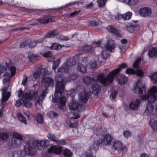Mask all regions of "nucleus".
Wrapping results in <instances>:
<instances>
[{"mask_svg":"<svg viewBox=\"0 0 157 157\" xmlns=\"http://www.w3.org/2000/svg\"><path fill=\"white\" fill-rule=\"evenodd\" d=\"M55 90L54 97H52V101L55 103H59L58 105L59 108L61 109H63V107L66 105L67 99L65 97H61L64 90H60V91Z\"/></svg>","mask_w":157,"mask_h":157,"instance_id":"nucleus-1","label":"nucleus"},{"mask_svg":"<svg viewBox=\"0 0 157 157\" xmlns=\"http://www.w3.org/2000/svg\"><path fill=\"white\" fill-rule=\"evenodd\" d=\"M149 98L147 106V109H148V105H151L152 107V103H154L157 100V87L154 86L148 91Z\"/></svg>","mask_w":157,"mask_h":157,"instance_id":"nucleus-2","label":"nucleus"},{"mask_svg":"<svg viewBox=\"0 0 157 157\" xmlns=\"http://www.w3.org/2000/svg\"><path fill=\"white\" fill-rule=\"evenodd\" d=\"M132 91L133 93L141 95L143 94H145L146 88L145 86L138 80L137 82L135 85V88L132 90Z\"/></svg>","mask_w":157,"mask_h":157,"instance_id":"nucleus-3","label":"nucleus"},{"mask_svg":"<svg viewBox=\"0 0 157 157\" xmlns=\"http://www.w3.org/2000/svg\"><path fill=\"white\" fill-rule=\"evenodd\" d=\"M55 80L56 82V91H60V90H64L65 89V84L63 83V76L61 74L58 75L56 77Z\"/></svg>","mask_w":157,"mask_h":157,"instance_id":"nucleus-4","label":"nucleus"},{"mask_svg":"<svg viewBox=\"0 0 157 157\" xmlns=\"http://www.w3.org/2000/svg\"><path fill=\"white\" fill-rule=\"evenodd\" d=\"M113 147L115 150L118 151H122L123 154L124 152L127 151V148L126 146H123L122 144L120 141H114L113 143L111 145Z\"/></svg>","mask_w":157,"mask_h":157,"instance_id":"nucleus-5","label":"nucleus"},{"mask_svg":"<svg viewBox=\"0 0 157 157\" xmlns=\"http://www.w3.org/2000/svg\"><path fill=\"white\" fill-rule=\"evenodd\" d=\"M48 151L50 154L54 153L56 155H59L62 153L63 147L59 145L52 146L48 149Z\"/></svg>","mask_w":157,"mask_h":157,"instance_id":"nucleus-6","label":"nucleus"},{"mask_svg":"<svg viewBox=\"0 0 157 157\" xmlns=\"http://www.w3.org/2000/svg\"><path fill=\"white\" fill-rule=\"evenodd\" d=\"M140 15L144 17L150 16L151 14L152 10L150 8L144 7L141 8L139 10Z\"/></svg>","mask_w":157,"mask_h":157,"instance_id":"nucleus-7","label":"nucleus"},{"mask_svg":"<svg viewBox=\"0 0 157 157\" xmlns=\"http://www.w3.org/2000/svg\"><path fill=\"white\" fill-rule=\"evenodd\" d=\"M104 46L106 50L111 52H114L116 47L114 40H108Z\"/></svg>","mask_w":157,"mask_h":157,"instance_id":"nucleus-8","label":"nucleus"},{"mask_svg":"<svg viewBox=\"0 0 157 157\" xmlns=\"http://www.w3.org/2000/svg\"><path fill=\"white\" fill-rule=\"evenodd\" d=\"M38 22L41 24H45L48 23L49 22H55V19L53 16H49L48 15L46 16L45 17L37 19Z\"/></svg>","mask_w":157,"mask_h":157,"instance_id":"nucleus-9","label":"nucleus"},{"mask_svg":"<svg viewBox=\"0 0 157 157\" xmlns=\"http://www.w3.org/2000/svg\"><path fill=\"white\" fill-rule=\"evenodd\" d=\"M115 80L118 84L121 86H124L127 82L128 79L124 75L120 74L117 75Z\"/></svg>","mask_w":157,"mask_h":157,"instance_id":"nucleus-10","label":"nucleus"},{"mask_svg":"<svg viewBox=\"0 0 157 157\" xmlns=\"http://www.w3.org/2000/svg\"><path fill=\"white\" fill-rule=\"evenodd\" d=\"M106 29L109 33H111L112 34L115 35L117 36L120 37H121V35L119 30L114 26L112 25H109L107 27Z\"/></svg>","mask_w":157,"mask_h":157,"instance_id":"nucleus-11","label":"nucleus"},{"mask_svg":"<svg viewBox=\"0 0 157 157\" xmlns=\"http://www.w3.org/2000/svg\"><path fill=\"white\" fill-rule=\"evenodd\" d=\"M90 89L92 92L98 94L100 92L101 90V87L96 82V80H95L92 84Z\"/></svg>","mask_w":157,"mask_h":157,"instance_id":"nucleus-12","label":"nucleus"},{"mask_svg":"<svg viewBox=\"0 0 157 157\" xmlns=\"http://www.w3.org/2000/svg\"><path fill=\"white\" fill-rule=\"evenodd\" d=\"M44 82L45 83L44 86L46 90L49 87L53 88L54 86V81L53 79L51 77H45L43 78Z\"/></svg>","mask_w":157,"mask_h":157,"instance_id":"nucleus-13","label":"nucleus"},{"mask_svg":"<svg viewBox=\"0 0 157 157\" xmlns=\"http://www.w3.org/2000/svg\"><path fill=\"white\" fill-rule=\"evenodd\" d=\"M141 103L140 99H136L135 100H132L129 105L130 108L133 110L137 109Z\"/></svg>","mask_w":157,"mask_h":157,"instance_id":"nucleus-14","label":"nucleus"},{"mask_svg":"<svg viewBox=\"0 0 157 157\" xmlns=\"http://www.w3.org/2000/svg\"><path fill=\"white\" fill-rule=\"evenodd\" d=\"M113 139V137L109 134L104 135L103 138V145H110Z\"/></svg>","mask_w":157,"mask_h":157,"instance_id":"nucleus-15","label":"nucleus"},{"mask_svg":"<svg viewBox=\"0 0 157 157\" xmlns=\"http://www.w3.org/2000/svg\"><path fill=\"white\" fill-rule=\"evenodd\" d=\"M118 75L117 73L114 70L110 72L109 74L106 77V81L108 82L112 83L114 80L115 77H117Z\"/></svg>","mask_w":157,"mask_h":157,"instance_id":"nucleus-16","label":"nucleus"},{"mask_svg":"<svg viewBox=\"0 0 157 157\" xmlns=\"http://www.w3.org/2000/svg\"><path fill=\"white\" fill-rule=\"evenodd\" d=\"M97 80L102 85L105 86L108 85V82L106 81V77L105 76L103 73L98 75L97 77Z\"/></svg>","mask_w":157,"mask_h":157,"instance_id":"nucleus-17","label":"nucleus"},{"mask_svg":"<svg viewBox=\"0 0 157 157\" xmlns=\"http://www.w3.org/2000/svg\"><path fill=\"white\" fill-rule=\"evenodd\" d=\"M139 26L138 24L134 25L129 24L128 25L126 26V28L127 31L130 33H133L139 29Z\"/></svg>","mask_w":157,"mask_h":157,"instance_id":"nucleus-18","label":"nucleus"},{"mask_svg":"<svg viewBox=\"0 0 157 157\" xmlns=\"http://www.w3.org/2000/svg\"><path fill=\"white\" fill-rule=\"evenodd\" d=\"M102 144H103V139H100L95 141L90 146L94 149V151H95L96 150H98L99 147L101 146Z\"/></svg>","mask_w":157,"mask_h":157,"instance_id":"nucleus-19","label":"nucleus"},{"mask_svg":"<svg viewBox=\"0 0 157 157\" xmlns=\"http://www.w3.org/2000/svg\"><path fill=\"white\" fill-rule=\"evenodd\" d=\"M59 34V32L56 29L50 31L44 36L45 38H52L56 36Z\"/></svg>","mask_w":157,"mask_h":157,"instance_id":"nucleus-20","label":"nucleus"},{"mask_svg":"<svg viewBox=\"0 0 157 157\" xmlns=\"http://www.w3.org/2000/svg\"><path fill=\"white\" fill-rule=\"evenodd\" d=\"M132 15V12H128L124 14H119L117 17L119 19H123L125 20H129Z\"/></svg>","mask_w":157,"mask_h":157,"instance_id":"nucleus-21","label":"nucleus"},{"mask_svg":"<svg viewBox=\"0 0 157 157\" xmlns=\"http://www.w3.org/2000/svg\"><path fill=\"white\" fill-rule=\"evenodd\" d=\"M79 96L81 101L84 103L87 102L89 98L87 93L85 92H82L79 94Z\"/></svg>","mask_w":157,"mask_h":157,"instance_id":"nucleus-22","label":"nucleus"},{"mask_svg":"<svg viewBox=\"0 0 157 157\" xmlns=\"http://www.w3.org/2000/svg\"><path fill=\"white\" fill-rule=\"evenodd\" d=\"M58 72L68 73L69 71L68 65L67 63H64L61 67L59 68L57 71Z\"/></svg>","mask_w":157,"mask_h":157,"instance_id":"nucleus-23","label":"nucleus"},{"mask_svg":"<svg viewBox=\"0 0 157 157\" xmlns=\"http://www.w3.org/2000/svg\"><path fill=\"white\" fill-rule=\"evenodd\" d=\"M94 149L90 145L89 147V149L87 150L86 152V157H96V155H94V153H96L97 150L94 151Z\"/></svg>","mask_w":157,"mask_h":157,"instance_id":"nucleus-24","label":"nucleus"},{"mask_svg":"<svg viewBox=\"0 0 157 157\" xmlns=\"http://www.w3.org/2000/svg\"><path fill=\"white\" fill-rule=\"evenodd\" d=\"M148 55L151 58H155L157 56V48L152 47L149 50Z\"/></svg>","mask_w":157,"mask_h":157,"instance_id":"nucleus-25","label":"nucleus"},{"mask_svg":"<svg viewBox=\"0 0 157 157\" xmlns=\"http://www.w3.org/2000/svg\"><path fill=\"white\" fill-rule=\"evenodd\" d=\"M94 78L90 77L88 76H85L83 78V81L84 83H85L87 86H89L91 84L95 81Z\"/></svg>","mask_w":157,"mask_h":157,"instance_id":"nucleus-26","label":"nucleus"},{"mask_svg":"<svg viewBox=\"0 0 157 157\" xmlns=\"http://www.w3.org/2000/svg\"><path fill=\"white\" fill-rule=\"evenodd\" d=\"M32 148V147L30 144H27L25 145L24 147V150L25 152V154H29L31 155H33L34 154L31 152Z\"/></svg>","mask_w":157,"mask_h":157,"instance_id":"nucleus-27","label":"nucleus"},{"mask_svg":"<svg viewBox=\"0 0 157 157\" xmlns=\"http://www.w3.org/2000/svg\"><path fill=\"white\" fill-rule=\"evenodd\" d=\"M81 51L84 53H90L92 51V46L88 45H85L82 46Z\"/></svg>","mask_w":157,"mask_h":157,"instance_id":"nucleus-28","label":"nucleus"},{"mask_svg":"<svg viewBox=\"0 0 157 157\" xmlns=\"http://www.w3.org/2000/svg\"><path fill=\"white\" fill-rule=\"evenodd\" d=\"M78 102H71L69 105V109L72 111H74L78 109Z\"/></svg>","mask_w":157,"mask_h":157,"instance_id":"nucleus-29","label":"nucleus"},{"mask_svg":"<svg viewBox=\"0 0 157 157\" xmlns=\"http://www.w3.org/2000/svg\"><path fill=\"white\" fill-rule=\"evenodd\" d=\"M38 68L33 73V77L35 79H37L39 78L41 74V71L42 69L41 67H37Z\"/></svg>","mask_w":157,"mask_h":157,"instance_id":"nucleus-30","label":"nucleus"},{"mask_svg":"<svg viewBox=\"0 0 157 157\" xmlns=\"http://www.w3.org/2000/svg\"><path fill=\"white\" fill-rule=\"evenodd\" d=\"M128 67L126 63H123L118 66V68L114 69V70L118 74L121 70L127 68Z\"/></svg>","mask_w":157,"mask_h":157,"instance_id":"nucleus-31","label":"nucleus"},{"mask_svg":"<svg viewBox=\"0 0 157 157\" xmlns=\"http://www.w3.org/2000/svg\"><path fill=\"white\" fill-rule=\"evenodd\" d=\"M9 137V134L6 132H0V140L5 141Z\"/></svg>","mask_w":157,"mask_h":157,"instance_id":"nucleus-32","label":"nucleus"},{"mask_svg":"<svg viewBox=\"0 0 157 157\" xmlns=\"http://www.w3.org/2000/svg\"><path fill=\"white\" fill-rule=\"evenodd\" d=\"M78 71L82 73H84L86 71V67L85 66H83L82 64L79 63L77 67Z\"/></svg>","mask_w":157,"mask_h":157,"instance_id":"nucleus-33","label":"nucleus"},{"mask_svg":"<svg viewBox=\"0 0 157 157\" xmlns=\"http://www.w3.org/2000/svg\"><path fill=\"white\" fill-rule=\"evenodd\" d=\"M63 154L65 157H71L73 155L72 153L69 149L66 148L63 150Z\"/></svg>","mask_w":157,"mask_h":157,"instance_id":"nucleus-34","label":"nucleus"},{"mask_svg":"<svg viewBox=\"0 0 157 157\" xmlns=\"http://www.w3.org/2000/svg\"><path fill=\"white\" fill-rule=\"evenodd\" d=\"M17 115L18 120L19 121L25 125L27 124V122L26 118L23 114L18 113L17 114Z\"/></svg>","mask_w":157,"mask_h":157,"instance_id":"nucleus-35","label":"nucleus"},{"mask_svg":"<svg viewBox=\"0 0 157 157\" xmlns=\"http://www.w3.org/2000/svg\"><path fill=\"white\" fill-rule=\"evenodd\" d=\"M152 82L154 84L157 83V72L154 73L150 77Z\"/></svg>","mask_w":157,"mask_h":157,"instance_id":"nucleus-36","label":"nucleus"},{"mask_svg":"<svg viewBox=\"0 0 157 157\" xmlns=\"http://www.w3.org/2000/svg\"><path fill=\"white\" fill-rule=\"evenodd\" d=\"M45 89V90H44L42 91L41 95H40L38 98V99L37 101H40V100H42L44 99L46 96V94L48 93L47 90H48V89L46 90V89Z\"/></svg>","mask_w":157,"mask_h":157,"instance_id":"nucleus-37","label":"nucleus"},{"mask_svg":"<svg viewBox=\"0 0 157 157\" xmlns=\"http://www.w3.org/2000/svg\"><path fill=\"white\" fill-rule=\"evenodd\" d=\"M60 62V59H58L54 61L53 63L52 68L54 70H56L59 67Z\"/></svg>","mask_w":157,"mask_h":157,"instance_id":"nucleus-38","label":"nucleus"},{"mask_svg":"<svg viewBox=\"0 0 157 157\" xmlns=\"http://www.w3.org/2000/svg\"><path fill=\"white\" fill-rule=\"evenodd\" d=\"M22 105L27 108H30L32 106V104L30 102H29L27 100L25 99L23 101Z\"/></svg>","mask_w":157,"mask_h":157,"instance_id":"nucleus-39","label":"nucleus"},{"mask_svg":"<svg viewBox=\"0 0 157 157\" xmlns=\"http://www.w3.org/2000/svg\"><path fill=\"white\" fill-rule=\"evenodd\" d=\"M3 76L4 77L3 80L6 82L10 81L11 78L10 75L7 72H5L3 75Z\"/></svg>","mask_w":157,"mask_h":157,"instance_id":"nucleus-40","label":"nucleus"},{"mask_svg":"<svg viewBox=\"0 0 157 157\" xmlns=\"http://www.w3.org/2000/svg\"><path fill=\"white\" fill-rule=\"evenodd\" d=\"M47 137L51 141H53L55 143L57 141V138L54 134L48 133V134Z\"/></svg>","mask_w":157,"mask_h":157,"instance_id":"nucleus-41","label":"nucleus"},{"mask_svg":"<svg viewBox=\"0 0 157 157\" xmlns=\"http://www.w3.org/2000/svg\"><path fill=\"white\" fill-rule=\"evenodd\" d=\"M10 71L11 76L13 77L16 74V68L14 66H12L10 67Z\"/></svg>","mask_w":157,"mask_h":157,"instance_id":"nucleus-42","label":"nucleus"},{"mask_svg":"<svg viewBox=\"0 0 157 157\" xmlns=\"http://www.w3.org/2000/svg\"><path fill=\"white\" fill-rule=\"evenodd\" d=\"M156 121L154 119L151 118L149 122V125L151 128L153 130H155L156 129L155 125Z\"/></svg>","mask_w":157,"mask_h":157,"instance_id":"nucleus-43","label":"nucleus"},{"mask_svg":"<svg viewBox=\"0 0 157 157\" xmlns=\"http://www.w3.org/2000/svg\"><path fill=\"white\" fill-rule=\"evenodd\" d=\"M41 147H47L50 145V142L48 140H41Z\"/></svg>","mask_w":157,"mask_h":157,"instance_id":"nucleus-44","label":"nucleus"},{"mask_svg":"<svg viewBox=\"0 0 157 157\" xmlns=\"http://www.w3.org/2000/svg\"><path fill=\"white\" fill-rule=\"evenodd\" d=\"M81 12V11L80 10H78V11L75 10L74 12L71 13L67 14V16L68 17H73L76 15L80 13Z\"/></svg>","mask_w":157,"mask_h":157,"instance_id":"nucleus-45","label":"nucleus"},{"mask_svg":"<svg viewBox=\"0 0 157 157\" xmlns=\"http://www.w3.org/2000/svg\"><path fill=\"white\" fill-rule=\"evenodd\" d=\"M61 47L60 44H58L53 43L52 44L50 47L52 50L56 49L59 50L61 48Z\"/></svg>","mask_w":157,"mask_h":157,"instance_id":"nucleus-46","label":"nucleus"},{"mask_svg":"<svg viewBox=\"0 0 157 157\" xmlns=\"http://www.w3.org/2000/svg\"><path fill=\"white\" fill-rule=\"evenodd\" d=\"M13 136L15 139L21 140H23L22 136L17 132H14L13 134Z\"/></svg>","mask_w":157,"mask_h":157,"instance_id":"nucleus-47","label":"nucleus"},{"mask_svg":"<svg viewBox=\"0 0 157 157\" xmlns=\"http://www.w3.org/2000/svg\"><path fill=\"white\" fill-rule=\"evenodd\" d=\"M135 73V75L138 77H142L144 76V73L141 69H139L136 70Z\"/></svg>","mask_w":157,"mask_h":157,"instance_id":"nucleus-48","label":"nucleus"},{"mask_svg":"<svg viewBox=\"0 0 157 157\" xmlns=\"http://www.w3.org/2000/svg\"><path fill=\"white\" fill-rule=\"evenodd\" d=\"M135 71L133 68H128L126 70V73L128 75H135Z\"/></svg>","mask_w":157,"mask_h":157,"instance_id":"nucleus-49","label":"nucleus"},{"mask_svg":"<svg viewBox=\"0 0 157 157\" xmlns=\"http://www.w3.org/2000/svg\"><path fill=\"white\" fill-rule=\"evenodd\" d=\"M36 121L37 123L39 124H41L43 121V117L42 115L38 114L37 116Z\"/></svg>","mask_w":157,"mask_h":157,"instance_id":"nucleus-50","label":"nucleus"},{"mask_svg":"<svg viewBox=\"0 0 157 157\" xmlns=\"http://www.w3.org/2000/svg\"><path fill=\"white\" fill-rule=\"evenodd\" d=\"M28 42H29V40H27ZM30 40V43L29 44V46L31 48H33L36 46L37 43L36 41L37 40H36L35 41H34V40Z\"/></svg>","mask_w":157,"mask_h":157,"instance_id":"nucleus-51","label":"nucleus"},{"mask_svg":"<svg viewBox=\"0 0 157 157\" xmlns=\"http://www.w3.org/2000/svg\"><path fill=\"white\" fill-rule=\"evenodd\" d=\"M66 124L70 128H76L77 127V125L75 123H72L70 121H66Z\"/></svg>","mask_w":157,"mask_h":157,"instance_id":"nucleus-52","label":"nucleus"},{"mask_svg":"<svg viewBox=\"0 0 157 157\" xmlns=\"http://www.w3.org/2000/svg\"><path fill=\"white\" fill-rule=\"evenodd\" d=\"M141 60L140 58H139L136 60L133 63V67L134 68H137L139 67V65Z\"/></svg>","mask_w":157,"mask_h":157,"instance_id":"nucleus-53","label":"nucleus"},{"mask_svg":"<svg viewBox=\"0 0 157 157\" xmlns=\"http://www.w3.org/2000/svg\"><path fill=\"white\" fill-rule=\"evenodd\" d=\"M123 135L125 138H128L131 136L132 134L128 130H126L124 132Z\"/></svg>","mask_w":157,"mask_h":157,"instance_id":"nucleus-54","label":"nucleus"},{"mask_svg":"<svg viewBox=\"0 0 157 157\" xmlns=\"http://www.w3.org/2000/svg\"><path fill=\"white\" fill-rule=\"evenodd\" d=\"M33 144L34 146L38 147H41V140H35L33 142Z\"/></svg>","mask_w":157,"mask_h":157,"instance_id":"nucleus-55","label":"nucleus"},{"mask_svg":"<svg viewBox=\"0 0 157 157\" xmlns=\"http://www.w3.org/2000/svg\"><path fill=\"white\" fill-rule=\"evenodd\" d=\"M42 55L46 58H50L52 56V52L49 51H48L46 52H45Z\"/></svg>","mask_w":157,"mask_h":157,"instance_id":"nucleus-56","label":"nucleus"},{"mask_svg":"<svg viewBox=\"0 0 157 157\" xmlns=\"http://www.w3.org/2000/svg\"><path fill=\"white\" fill-rule=\"evenodd\" d=\"M107 0H97V2L99 3L100 7L104 6Z\"/></svg>","mask_w":157,"mask_h":157,"instance_id":"nucleus-57","label":"nucleus"},{"mask_svg":"<svg viewBox=\"0 0 157 157\" xmlns=\"http://www.w3.org/2000/svg\"><path fill=\"white\" fill-rule=\"evenodd\" d=\"M56 143L60 145H65L66 144V142L64 140L62 139L58 140L57 139Z\"/></svg>","mask_w":157,"mask_h":157,"instance_id":"nucleus-58","label":"nucleus"},{"mask_svg":"<svg viewBox=\"0 0 157 157\" xmlns=\"http://www.w3.org/2000/svg\"><path fill=\"white\" fill-rule=\"evenodd\" d=\"M6 70V68L4 65L0 64V75L4 73Z\"/></svg>","mask_w":157,"mask_h":157,"instance_id":"nucleus-59","label":"nucleus"},{"mask_svg":"<svg viewBox=\"0 0 157 157\" xmlns=\"http://www.w3.org/2000/svg\"><path fill=\"white\" fill-rule=\"evenodd\" d=\"M34 91L33 90H29V93L27 94V97L29 99H32L33 98Z\"/></svg>","mask_w":157,"mask_h":157,"instance_id":"nucleus-60","label":"nucleus"},{"mask_svg":"<svg viewBox=\"0 0 157 157\" xmlns=\"http://www.w3.org/2000/svg\"><path fill=\"white\" fill-rule=\"evenodd\" d=\"M29 60L33 63H34L36 62V60L37 58L36 56H35L33 55L29 56Z\"/></svg>","mask_w":157,"mask_h":157,"instance_id":"nucleus-61","label":"nucleus"},{"mask_svg":"<svg viewBox=\"0 0 157 157\" xmlns=\"http://www.w3.org/2000/svg\"><path fill=\"white\" fill-rule=\"evenodd\" d=\"M18 140L17 139H14L13 141H12L11 146L14 147H17L19 146V145L17 143Z\"/></svg>","mask_w":157,"mask_h":157,"instance_id":"nucleus-62","label":"nucleus"},{"mask_svg":"<svg viewBox=\"0 0 157 157\" xmlns=\"http://www.w3.org/2000/svg\"><path fill=\"white\" fill-rule=\"evenodd\" d=\"M28 78L27 76L25 75H24L22 80V84L24 86H25L28 81Z\"/></svg>","mask_w":157,"mask_h":157,"instance_id":"nucleus-63","label":"nucleus"},{"mask_svg":"<svg viewBox=\"0 0 157 157\" xmlns=\"http://www.w3.org/2000/svg\"><path fill=\"white\" fill-rule=\"evenodd\" d=\"M85 109L84 105L82 104H80L79 103V105L78 106V109L77 110V111L80 112L81 111H83Z\"/></svg>","mask_w":157,"mask_h":157,"instance_id":"nucleus-64","label":"nucleus"}]
</instances>
